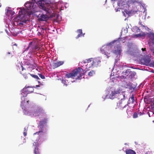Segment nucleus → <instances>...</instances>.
<instances>
[{
  "instance_id": "72a5a7b5",
  "label": "nucleus",
  "mask_w": 154,
  "mask_h": 154,
  "mask_svg": "<svg viewBox=\"0 0 154 154\" xmlns=\"http://www.w3.org/2000/svg\"><path fill=\"white\" fill-rule=\"evenodd\" d=\"M25 79H26L28 78L27 74H22Z\"/></svg>"
},
{
  "instance_id": "412c9836",
  "label": "nucleus",
  "mask_w": 154,
  "mask_h": 154,
  "mask_svg": "<svg viewBox=\"0 0 154 154\" xmlns=\"http://www.w3.org/2000/svg\"><path fill=\"white\" fill-rule=\"evenodd\" d=\"M25 89L26 88H24L22 91L21 94L23 97H26L27 95L28 94L26 92V90H25Z\"/></svg>"
},
{
  "instance_id": "393cba45",
  "label": "nucleus",
  "mask_w": 154,
  "mask_h": 154,
  "mask_svg": "<svg viewBox=\"0 0 154 154\" xmlns=\"http://www.w3.org/2000/svg\"><path fill=\"white\" fill-rule=\"evenodd\" d=\"M140 7L141 9L146 10V6L145 4H143L140 5Z\"/></svg>"
},
{
  "instance_id": "4468645a",
  "label": "nucleus",
  "mask_w": 154,
  "mask_h": 154,
  "mask_svg": "<svg viewBox=\"0 0 154 154\" xmlns=\"http://www.w3.org/2000/svg\"><path fill=\"white\" fill-rule=\"evenodd\" d=\"M123 101H119L118 103H117V107L119 109H122L124 108L125 107H124V104L123 103Z\"/></svg>"
},
{
  "instance_id": "a19ab883",
  "label": "nucleus",
  "mask_w": 154,
  "mask_h": 154,
  "mask_svg": "<svg viewBox=\"0 0 154 154\" xmlns=\"http://www.w3.org/2000/svg\"><path fill=\"white\" fill-rule=\"evenodd\" d=\"M12 10H7V13H10L12 11Z\"/></svg>"
},
{
  "instance_id": "2f4dec72",
  "label": "nucleus",
  "mask_w": 154,
  "mask_h": 154,
  "mask_svg": "<svg viewBox=\"0 0 154 154\" xmlns=\"http://www.w3.org/2000/svg\"><path fill=\"white\" fill-rule=\"evenodd\" d=\"M38 75H39V76L42 79H45V77L44 75H43L41 73H39L38 74Z\"/></svg>"
},
{
  "instance_id": "20e7f679",
  "label": "nucleus",
  "mask_w": 154,
  "mask_h": 154,
  "mask_svg": "<svg viewBox=\"0 0 154 154\" xmlns=\"http://www.w3.org/2000/svg\"><path fill=\"white\" fill-rule=\"evenodd\" d=\"M32 113L34 116H43L45 113L42 108L39 107L32 111Z\"/></svg>"
},
{
  "instance_id": "a18cd8bd",
  "label": "nucleus",
  "mask_w": 154,
  "mask_h": 154,
  "mask_svg": "<svg viewBox=\"0 0 154 154\" xmlns=\"http://www.w3.org/2000/svg\"><path fill=\"white\" fill-rule=\"evenodd\" d=\"M139 24H140V25H141L142 24V22H141L140 21H139Z\"/></svg>"
},
{
  "instance_id": "7c9ffc66",
  "label": "nucleus",
  "mask_w": 154,
  "mask_h": 154,
  "mask_svg": "<svg viewBox=\"0 0 154 154\" xmlns=\"http://www.w3.org/2000/svg\"><path fill=\"white\" fill-rule=\"evenodd\" d=\"M133 118H134V119L136 118H137V117H138L137 113L136 112H134L133 115Z\"/></svg>"
},
{
  "instance_id": "79ce46f5",
  "label": "nucleus",
  "mask_w": 154,
  "mask_h": 154,
  "mask_svg": "<svg viewBox=\"0 0 154 154\" xmlns=\"http://www.w3.org/2000/svg\"><path fill=\"white\" fill-rule=\"evenodd\" d=\"M146 10H144L143 12V14H145V15H146Z\"/></svg>"
},
{
  "instance_id": "0eeeda50",
  "label": "nucleus",
  "mask_w": 154,
  "mask_h": 154,
  "mask_svg": "<svg viewBox=\"0 0 154 154\" xmlns=\"http://www.w3.org/2000/svg\"><path fill=\"white\" fill-rule=\"evenodd\" d=\"M102 53H104L106 55L107 58H108L110 56V53L111 52L110 47L108 46H106L104 48L103 50H101Z\"/></svg>"
},
{
  "instance_id": "9b49d317",
  "label": "nucleus",
  "mask_w": 154,
  "mask_h": 154,
  "mask_svg": "<svg viewBox=\"0 0 154 154\" xmlns=\"http://www.w3.org/2000/svg\"><path fill=\"white\" fill-rule=\"evenodd\" d=\"M134 102V95L132 94L131 96L129 98L127 104L124 106V107H126L127 106H129V105L131 103L133 104Z\"/></svg>"
},
{
  "instance_id": "b1692460",
  "label": "nucleus",
  "mask_w": 154,
  "mask_h": 154,
  "mask_svg": "<svg viewBox=\"0 0 154 154\" xmlns=\"http://www.w3.org/2000/svg\"><path fill=\"white\" fill-rule=\"evenodd\" d=\"M34 154H40L38 149V147H35L34 149Z\"/></svg>"
},
{
  "instance_id": "ddd939ff",
  "label": "nucleus",
  "mask_w": 154,
  "mask_h": 154,
  "mask_svg": "<svg viewBox=\"0 0 154 154\" xmlns=\"http://www.w3.org/2000/svg\"><path fill=\"white\" fill-rule=\"evenodd\" d=\"M63 63L64 62L63 61H59L56 63H53V66L54 68H55L63 65Z\"/></svg>"
},
{
  "instance_id": "cd10ccee",
  "label": "nucleus",
  "mask_w": 154,
  "mask_h": 154,
  "mask_svg": "<svg viewBox=\"0 0 154 154\" xmlns=\"http://www.w3.org/2000/svg\"><path fill=\"white\" fill-rule=\"evenodd\" d=\"M129 73L130 74V75L132 77L134 76L136 74L135 72L134 71H130Z\"/></svg>"
},
{
  "instance_id": "473e14b6",
  "label": "nucleus",
  "mask_w": 154,
  "mask_h": 154,
  "mask_svg": "<svg viewBox=\"0 0 154 154\" xmlns=\"http://www.w3.org/2000/svg\"><path fill=\"white\" fill-rule=\"evenodd\" d=\"M33 145H34L35 146V147H38V146L39 144L38 142H34Z\"/></svg>"
},
{
  "instance_id": "5fc2aeb1",
  "label": "nucleus",
  "mask_w": 154,
  "mask_h": 154,
  "mask_svg": "<svg viewBox=\"0 0 154 154\" xmlns=\"http://www.w3.org/2000/svg\"><path fill=\"white\" fill-rule=\"evenodd\" d=\"M1 6V4L0 3V7Z\"/></svg>"
},
{
  "instance_id": "423d86ee",
  "label": "nucleus",
  "mask_w": 154,
  "mask_h": 154,
  "mask_svg": "<svg viewBox=\"0 0 154 154\" xmlns=\"http://www.w3.org/2000/svg\"><path fill=\"white\" fill-rule=\"evenodd\" d=\"M122 91L119 89H114L111 90V93L109 94V98L112 99L116 98L119 93L121 92Z\"/></svg>"
},
{
  "instance_id": "4be33fe9",
  "label": "nucleus",
  "mask_w": 154,
  "mask_h": 154,
  "mask_svg": "<svg viewBox=\"0 0 154 154\" xmlns=\"http://www.w3.org/2000/svg\"><path fill=\"white\" fill-rule=\"evenodd\" d=\"M95 74V72L94 70L91 71L88 74V75L91 76H93Z\"/></svg>"
},
{
  "instance_id": "c756f323",
  "label": "nucleus",
  "mask_w": 154,
  "mask_h": 154,
  "mask_svg": "<svg viewBox=\"0 0 154 154\" xmlns=\"http://www.w3.org/2000/svg\"><path fill=\"white\" fill-rule=\"evenodd\" d=\"M126 112L127 113V115H128L129 114H131V111L130 109V108H127L126 110Z\"/></svg>"
},
{
  "instance_id": "f257e3e1",
  "label": "nucleus",
  "mask_w": 154,
  "mask_h": 154,
  "mask_svg": "<svg viewBox=\"0 0 154 154\" xmlns=\"http://www.w3.org/2000/svg\"><path fill=\"white\" fill-rule=\"evenodd\" d=\"M83 70L80 67H78L76 69H75L72 71V73H67L66 75V76L67 78H71L74 79V77L79 75L76 79H82V76L84 75L83 73Z\"/></svg>"
},
{
  "instance_id": "ea45409f",
  "label": "nucleus",
  "mask_w": 154,
  "mask_h": 154,
  "mask_svg": "<svg viewBox=\"0 0 154 154\" xmlns=\"http://www.w3.org/2000/svg\"><path fill=\"white\" fill-rule=\"evenodd\" d=\"M141 27H142L143 28H144L145 29H146V26H145L144 25L142 24L141 25Z\"/></svg>"
},
{
  "instance_id": "6e6d98bb",
  "label": "nucleus",
  "mask_w": 154,
  "mask_h": 154,
  "mask_svg": "<svg viewBox=\"0 0 154 154\" xmlns=\"http://www.w3.org/2000/svg\"><path fill=\"white\" fill-rule=\"evenodd\" d=\"M146 154H148V152H146Z\"/></svg>"
},
{
  "instance_id": "864d4df0",
  "label": "nucleus",
  "mask_w": 154,
  "mask_h": 154,
  "mask_svg": "<svg viewBox=\"0 0 154 154\" xmlns=\"http://www.w3.org/2000/svg\"><path fill=\"white\" fill-rule=\"evenodd\" d=\"M29 100H28V101H27V103H29Z\"/></svg>"
},
{
  "instance_id": "49530a36",
  "label": "nucleus",
  "mask_w": 154,
  "mask_h": 154,
  "mask_svg": "<svg viewBox=\"0 0 154 154\" xmlns=\"http://www.w3.org/2000/svg\"><path fill=\"white\" fill-rule=\"evenodd\" d=\"M11 7H7V10H8V9H11Z\"/></svg>"
},
{
  "instance_id": "f3484780",
  "label": "nucleus",
  "mask_w": 154,
  "mask_h": 154,
  "mask_svg": "<svg viewBox=\"0 0 154 154\" xmlns=\"http://www.w3.org/2000/svg\"><path fill=\"white\" fill-rule=\"evenodd\" d=\"M77 32L78 33V35L76 37V39H78L82 35L83 36H84V35L85 34V33L83 34L82 30V29H79L77 30Z\"/></svg>"
},
{
  "instance_id": "c9c22d12",
  "label": "nucleus",
  "mask_w": 154,
  "mask_h": 154,
  "mask_svg": "<svg viewBox=\"0 0 154 154\" xmlns=\"http://www.w3.org/2000/svg\"><path fill=\"white\" fill-rule=\"evenodd\" d=\"M33 49L35 50H38L39 49L37 45H35L34 48H33Z\"/></svg>"
},
{
  "instance_id": "39448f33",
  "label": "nucleus",
  "mask_w": 154,
  "mask_h": 154,
  "mask_svg": "<svg viewBox=\"0 0 154 154\" xmlns=\"http://www.w3.org/2000/svg\"><path fill=\"white\" fill-rule=\"evenodd\" d=\"M47 119H44L42 121H40L39 123V125L38 127H39L41 128L40 131H38L36 133H35L34 134H38L39 135H40L43 133V128L44 126L47 123Z\"/></svg>"
},
{
  "instance_id": "6ab92c4d",
  "label": "nucleus",
  "mask_w": 154,
  "mask_h": 154,
  "mask_svg": "<svg viewBox=\"0 0 154 154\" xmlns=\"http://www.w3.org/2000/svg\"><path fill=\"white\" fill-rule=\"evenodd\" d=\"M125 152L126 154H136L134 151L130 149H126Z\"/></svg>"
},
{
  "instance_id": "f704fd0d",
  "label": "nucleus",
  "mask_w": 154,
  "mask_h": 154,
  "mask_svg": "<svg viewBox=\"0 0 154 154\" xmlns=\"http://www.w3.org/2000/svg\"><path fill=\"white\" fill-rule=\"evenodd\" d=\"M20 64L21 67H22V71L24 69H25V68L23 67V63H22V62H21L20 63H19Z\"/></svg>"
},
{
  "instance_id": "a878e982",
  "label": "nucleus",
  "mask_w": 154,
  "mask_h": 154,
  "mask_svg": "<svg viewBox=\"0 0 154 154\" xmlns=\"http://www.w3.org/2000/svg\"><path fill=\"white\" fill-rule=\"evenodd\" d=\"M29 74H30V75L32 76V77L36 79H39V78L38 77V76L36 75H34V74H31L29 73Z\"/></svg>"
},
{
  "instance_id": "4d7b16f0",
  "label": "nucleus",
  "mask_w": 154,
  "mask_h": 154,
  "mask_svg": "<svg viewBox=\"0 0 154 154\" xmlns=\"http://www.w3.org/2000/svg\"><path fill=\"white\" fill-rule=\"evenodd\" d=\"M119 11V10H117V11Z\"/></svg>"
},
{
  "instance_id": "7ed1b4c3",
  "label": "nucleus",
  "mask_w": 154,
  "mask_h": 154,
  "mask_svg": "<svg viewBox=\"0 0 154 154\" xmlns=\"http://www.w3.org/2000/svg\"><path fill=\"white\" fill-rule=\"evenodd\" d=\"M34 1L38 5L39 8L42 10H46V6H48V4L51 3L50 1L47 2L46 1L43 0H34Z\"/></svg>"
},
{
  "instance_id": "8fccbe9b",
  "label": "nucleus",
  "mask_w": 154,
  "mask_h": 154,
  "mask_svg": "<svg viewBox=\"0 0 154 154\" xmlns=\"http://www.w3.org/2000/svg\"><path fill=\"white\" fill-rule=\"evenodd\" d=\"M152 64L153 65V66H154V62H153L152 63Z\"/></svg>"
},
{
  "instance_id": "aec40b11",
  "label": "nucleus",
  "mask_w": 154,
  "mask_h": 154,
  "mask_svg": "<svg viewBox=\"0 0 154 154\" xmlns=\"http://www.w3.org/2000/svg\"><path fill=\"white\" fill-rule=\"evenodd\" d=\"M147 35L148 37L151 38L154 43V34L152 33H147Z\"/></svg>"
},
{
  "instance_id": "bb28decb",
  "label": "nucleus",
  "mask_w": 154,
  "mask_h": 154,
  "mask_svg": "<svg viewBox=\"0 0 154 154\" xmlns=\"http://www.w3.org/2000/svg\"><path fill=\"white\" fill-rule=\"evenodd\" d=\"M113 52L116 54H120L121 53V50H115Z\"/></svg>"
},
{
  "instance_id": "c85d7f7f",
  "label": "nucleus",
  "mask_w": 154,
  "mask_h": 154,
  "mask_svg": "<svg viewBox=\"0 0 154 154\" xmlns=\"http://www.w3.org/2000/svg\"><path fill=\"white\" fill-rule=\"evenodd\" d=\"M93 59L92 58H89L88 59H86L85 60V61L84 62V63H88L91 62V61H92Z\"/></svg>"
},
{
  "instance_id": "c03bdc74",
  "label": "nucleus",
  "mask_w": 154,
  "mask_h": 154,
  "mask_svg": "<svg viewBox=\"0 0 154 154\" xmlns=\"http://www.w3.org/2000/svg\"><path fill=\"white\" fill-rule=\"evenodd\" d=\"M26 134H26V132H23V134L24 136H26Z\"/></svg>"
},
{
  "instance_id": "f8f14e48",
  "label": "nucleus",
  "mask_w": 154,
  "mask_h": 154,
  "mask_svg": "<svg viewBox=\"0 0 154 154\" xmlns=\"http://www.w3.org/2000/svg\"><path fill=\"white\" fill-rule=\"evenodd\" d=\"M100 60L97 59H93V62L91 65L93 66L97 67L100 64Z\"/></svg>"
},
{
  "instance_id": "9d476101",
  "label": "nucleus",
  "mask_w": 154,
  "mask_h": 154,
  "mask_svg": "<svg viewBox=\"0 0 154 154\" xmlns=\"http://www.w3.org/2000/svg\"><path fill=\"white\" fill-rule=\"evenodd\" d=\"M116 98L120 100L119 101H124L125 99L124 93L121 91V92L119 93Z\"/></svg>"
},
{
  "instance_id": "dca6fc26",
  "label": "nucleus",
  "mask_w": 154,
  "mask_h": 154,
  "mask_svg": "<svg viewBox=\"0 0 154 154\" xmlns=\"http://www.w3.org/2000/svg\"><path fill=\"white\" fill-rule=\"evenodd\" d=\"M46 11H47V12L49 14L50 17L51 18H53V17H55L56 15V13L54 12V10H52L53 13L51 12V13H50V11H51V10Z\"/></svg>"
},
{
  "instance_id": "09e8293b",
  "label": "nucleus",
  "mask_w": 154,
  "mask_h": 154,
  "mask_svg": "<svg viewBox=\"0 0 154 154\" xmlns=\"http://www.w3.org/2000/svg\"><path fill=\"white\" fill-rule=\"evenodd\" d=\"M14 46H16V47H17V45L16 44H14Z\"/></svg>"
},
{
  "instance_id": "1a4fd4ad",
  "label": "nucleus",
  "mask_w": 154,
  "mask_h": 154,
  "mask_svg": "<svg viewBox=\"0 0 154 154\" xmlns=\"http://www.w3.org/2000/svg\"><path fill=\"white\" fill-rule=\"evenodd\" d=\"M137 12V11H132V10H124V11H122V12L125 17L127 16L128 17V16H131L133 12L136 13Z\"/></svg>"
},
{
  "instance_id": "13d9d810",
  "label": "nucleus",
  "mask_w": 154,
  "mask_h": 154,
  "mask_svg": "<svg viewBox=\"0 0 154 154\" xmlns=\"http://www.w3.org/2000/svg\"><path fill=\"white\" fill-rule=\"evenodd\" d=\"M127 70L126 71V72H127Z\"/></svg>"
},
{
  "instance_id": "6e6552de",
  "label": "nucleus",
  "mask_w": 154,
  "mask_h": 154,
  "mask_svg": "<svg viewBox=\"0 0 154 154\" xmlns=\"http://www.w3.org/2000/svg\"><path fill=\"white\" fill-rule=\"evenodd\" d=\"M25 6L26 7V8H20L19 9L20 10H33L34 8L33 4L31 2H27L25 3Z\"/></svg>"
},
{
  "instance_id": "4c0bfd02",
  "label": "nucleus",
  "mask_w": 154,
  "mask_h": 154,
  "mask_svg": "<svg viewBox=\"0 0 154 154\" xmlns=\"http://www.w3.org/2000/svg\"><path fill=\"white\" fill-rule=\"evenodd\" d=\"M64 7H65V8H66V7L65 6H62L61 7V8H60V10H64Z\"/></svg>"
},
{
  "instance_id": "a211bd4d",
  "label": "nucleus",
  "mask_w": 154,
  "mask_h": 154,
  "mask_svg": "<svg viewBox=\"0 0 154 154\" xmlns=\"http://www.w3.org/2000/svg\"><path fill=\"white\" fill-rule=\"evenodd\" d=\"M24 88H26L25 90H26V91L27 93L28 94L32 93L33 92L34 90L32 88L30 87H25Z\"/></svg>"
},
{
  "instance_id": "e433bc0d",
  "label": "nucleus",
  "mask_w": 154,
  "mask_h": 154,
  "mask_svg": "<svg viewBox=\"0 0 154 154\" xmlns=\"http://www.w3.org/2000/svg\"><path fill=\"white\" fill-rule=\"evenodd\" d=\"M32 42H31L29 43V46L27 47V48L26 49V50H27L29 49V47H30V46H31L30 45H32Z\"/></svg>"
},
{
  "instance_id": "de8ad7c7",
  "label": "nucleus",
  "mask_w": 154,
  "mask_h": 154,
  "mask_svg": "<svg viewBox=\"0 0 154 154\" xmlns=\"http://www.w3.org/2000/svg\"><path fill=\"white\" fill-rule=\"evenodd\" d=\"M11 54V53L10 52H8L7 53V54Z\"/></svg>"
},
{
  "instance_id": "3c124183",
  "label": "nucleus",
  "mask_w": 154,
  "mask_h": 154,
  "mask_svg": "<svg viewBox=\"0 0 154 154\" xmlns=\"http://www.w3.org/2000/svg\"><path fill=\"white\" fill-rule=\"evenodd\" d=\"M39 85H36V87H39Z\"/></svg>"
},
{
  "instance_id": "603ef678",
  "label": "nucleus",
  "mask_w": 154,
  "mask_h": 154,
  "mask_svg": "<svg viewBox=\"0 0 154 154\" xmlns=\"http://www.w3.org/2000/svg\"><path fill=\"white\" fill-rule=\"evenodd\" d=\"M119 4H120V3H118V6H119Z\"/></svg>"
},
{
  "instance_id": "2eb2a0df",
  "label": "nucleus",
  "mask_w": 154,
  "mask_h": 154,
  "mask_svg": "<svg viewBox=\"0 0 154 154\" xmlns=\"http://www.w3.org/2000/svg\"><path fill=\"white\" fill-rule=\"evenodd\" d=\"M48 18V17L47 15L42 14L39 17L38 20L41 21H45Z\"/></svg>"
},
{
  "instance_id": "f03ea898",
  "label": "nucleus",
  "mask_w": 154,
  "mask_h": 154,
  "mask_svg": "<svg viewBox=\"0 0 154 154\" xmlns=\"http://www.w3.org/2000/svg\"><path fill=\"white\" fill-rule=\"evenodd\" d=\"M28 11V10H20L18 13V18L19 20L22 22L26 23L28 17L33 14L32 10Z\"/></svg>"
},
{
  "instance_id": "58836bf2",
  "label": "nucleus",
  "mask_w": 154,
  "mask_h": 154,
  "mask_svg": "<svg viewBox=\"0 0 154 154\" xmlns=\"http://www.w3.org/2000/svg\"><path fill=\"white\" fill-rule=\"evenodd\" d=\"M62 82L63 84L64 85H65V83H66V81L65 80L62 79Z\"/></svg>"
},
{
  "instance_id": "5701e85b",
  "label": "nucleus",
  "mask_w": 154,
  "mask_h": 154,
  "mask_svg": "<svg viewBox=\"0 0 154 154\" xmlns=\"http://www.w3.org/2000/svg\"><path fill=\"white\" fill-rule=\"evenodd\" d=\"M146 65H148L150 62V59L149 58L146 59L144 60Z\"/></svg>"
},
{
  "instance_id": "37998d69",
  "label": "nucleus",
  "mask_w": 154,
  "mask_h": 154,
  "mask_svg": "<svg viewBox=\"0 0 154 154\" xmlns=\"http://www.w3.org/2000/svg\"><path fill=\"white\" fill-rule=\"evenodd\" d=\"M141 50L143 51H146V48H142Z\"/></svg>"
}]
</instances>
